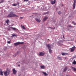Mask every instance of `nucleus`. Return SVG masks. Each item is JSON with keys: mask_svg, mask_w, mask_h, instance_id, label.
Segmentation results:
<instances>
[{"mask_svg": "<svg viewBox=\"0 0 76 76\" xmlns=\"http://www.w3.org/2000/svg\"><path fill=\"white\" fill-rule=\"evenodd\" d=\"M7 70L5 72H4V74L5 76H8L10 75V72H11L10 69H9L8 68L7 69Z\"/></svg>", "mask_w": 76, "mask_h": 76, "instance_id": "obj_1", "label": "nucleus"}, {"mask_svg": "<svg viewBox=\"0 0 76 76\" xmlns=\"http://www.w3.org/2000/svg\"><path fill=\"white\" fill-rule=\"evenodd\" d=\"M7 17H9V18H12V17H18V16L15 14H13V12L12 11L10 12V14L7 16Z\"/></svg>", "mask_w": 76, "mask_h": 76, "instance_id": "obj_2", "label": "nucleus"}, {"mask_svg": "<svg viewBox=\"0 0 76 76\" xmlns=\"http://www.w3.org/2000/svg\"><path fill=\"white\" fill-rule=\"evenodd\" d=\"M46 46L49 50V52L51 53V52H52V50L51 49V46H50V44H49L48 45H46Z\"/></svg>", "mask_w": 76, "mask_h": 76, "instance_id": "obj_3", "label": "nucleus"}, {"mask_svg": "<svg viewBox=\"0 0 76 76\" xmlns=\"http://www.w3.org/2000/svg\"><path fill=\"white\" fill-rule=\"evenodd\" d=\"M24 42H18L17 43H15L14 45L15 46H16L17 45H19V44H23Z\"/></svg>", "mask_w": 76, "mask_h": 76, "instance_id": "obj_4", "label": "nucleus"}, {"mask_svg": "<svg viewBox=\"0 0 76 76\" xmlns=\"http://www.w3.org/2000/svg\"><path fill=\"white\" fill-rule=\"evenodd\" d=\"M74 2L72 6H73V9H75L76 7V0H74Z\"/></svg>", "mask_w": 76, "mask_h": 76, "instance_id": "obj_5", "label": "nucleus"}, {"mask_svg": "<svg viewBox=\"0 0 76 76\" xmlns=\"http://www.w3.org/2000/svg\"><path fill=\"white\" fill-rule=\"evenodd\" d=\"M63 43V40H60L58 42V44H60V45H62Z\"/></svg>", "mask_w": 76, "mask_h": 76, "instance_id": "obj_6", "label": "nucleus"}, {"mask_svg": "<svg viewBox=\"0 0 76 76\" xmlns=\"http://www.w3.org/2000/svg\"><path fill=\"white\" fill-rule=\"evenodd\" d=\"M56 0H54V1H53V0H50L51 4H54L56 3Z\"/></svg>", "mask_w": 76, "mask_h": 76, "instance_id": "obj_7", "label": "nucleus"}, {"mask_svg": "<svg viewBox=\"0 0 76 76\" xmlns=\"http://www.w3.org/2000/svg\"><path fill=\"white\" fill-rule=\"evenodd\" d=\"M75 48H76L75 47V46L74 47H72L71 48V49L70 50V52H73L75 50Z\"/></svg>", "mask_w": 76, "mask_h": 76, "instance_id": "obj_8", "label": "nucleus"}, {"mask_svg": "<svg viewBox=\"0 0 76 76\" xmlns=\"http://www.w3.org/2000/svg\"><path fill=\"white\" fill-rule=\"evenodd\" d=\"M45 54V53L42 52H39V55L40 56H44Z\"/></svg>", "mask_w": 76, "mask_h": 76, "instance_id": "obj_9", "label": "nucleus"}, {"mask_svg": "<svg viewBox=\"0 0 76 76\" xmlns=\"http://www.w3.org/2000/svg\"><path fill=\"white\" fill-rule=\"evenodd\" d=\"M13 73L14 74H16V72H17V71H16V70H15V69H13Z\"/></svg>", "mask_w": 76, "mask_h": 76, "instance_id": "obj_10", "label": "nucleus"}, {"mask_svg": "<svg viewBox=\"0 0 76 76\" xmlns=\"http://www.w3.org/2000/svg\"><path fill=\"white\" fill-rule=\"evenodd\" d=\"M61 54L62 56H64L65 55H69V53H62Z\"/></svg>", "mask_w": 76, "mask_h": 76, "instance_id": "obj_11", "label": "nucleus"}, {"mask_svg": "<svg viewBox=\"0 0 76 76\" xmlns=\"http://www.w3.org/2000/svg\"><path fill=\"white\" fill-rule=\"evenodd\" d=\"M35 20L37 22H41V20L38 18H35Z\"/></svg>", "mask_w": 76, "mask_h": 76, "instance_id": "obj_12", "label": "nucleus"}, {"mask_svg": "<svg viewBox=\"0 0 76 76\" xmlns=\"http://www.w3.org/2000/svg\"><path fill=\"white\" fill-rule=\"evenodd\" d=\"M48 19V17L46 16L43 19V21H45V20H46V19Z\"/></svg>", "mask_w": 76, "mask_h": 76, "instance_id": "obj_13", "label": "nucleus"}, {"mask_svg": "<svg viewBox=\"0 0 76 76\" xmlns=\"http://www.w3.org/2000/svg\"><path fill=\"white\" fill-rule=\"evenodd\" d=\"M40 67L41 69H44L45 68V66L44 65L41 66H40Z\"/></svg>", "mask_w": 76, "mask_h": 76, "instance_id": "obj_14", "label": "nucleus"}, {"mask_svg": "<svg viewBox=\"0 0 76 76\" xmlns=\"http://www.w3.org/2000/svg\"><path fill=\"white\" fill-rule=\"evenodd\" d=\"M16 36H18V35L14 34H12V36H11V37L12 38H13L14 37H16Z\"/></svg>", "mask_w": 76, "mask_h": 76, "instance_id": "obj_15", "label": "nucleus"}, {"mask_svg": "<svg viewBox=\"0 0 76 76\" xmlns=\"http://www.w3.org/2000/svg\"><path fill=\"white\" fill-rule=\"evenodd\" d=\"M48 28H50V29H55V27H48Z\"/></svg>", "mask_w": 76, "mask_h": 76, "instance_id": "obj_16", "label": "nucleus"}, {"mask_svg": "<svg viewBox=\"0 0 76 76\" xmlns=\"http://www.w3.org/2000/svg\"><path fill=\"white\" fill-rule=\"evenodd\" d=\"M5 22L7 24H9V20L8 19L7 20L5 21Z\"/></svg>", "mask_w": 76, "mask_h": 76, "instance_id": "obj_17", "label": "nucleus"}, {"mask_svg": "<svg viewBox=\"0 0 76 76\" xmlns=\"http://www.w3.org/2000/svg\"><path fill=\"white\" fill-rule=\"evenodd\" d=\"M21 28H22L23 29H26V28H25V26H22V25H21Z\"/></svg>", "mask_w": 76, "mask_h": 76, "instance_id": "obj_18", "label": "nucleus"}, {"mask_svg": "<svg viewBox=\"0 0 76 76\" xmlns=\"http://www.w3.org/2000/svg\"><path fill=\"white\" fill-rule=\"evenodd\" d=\"M10 28H11V29H13V30H14V31H15L16 29V28H15L10 27Z\"/></svg>", "mask_w": 76, "mask_h": 76, "instance_id": "obj_19", "label": "nucleus"}, {"mask_svg": "<svg viewBox=\"0 0 76 76\" xmlns=\"http://www.w3.org/2000/svg\"><path fill=\"white\" fill-rule=\"evenodd\" d=\"M72 69L74 70V71H76V69L75 68L72 67Z\"/></svg>", "mask_w": 76, "mask_h": 76, "instance_id": "obj_20", "label": "nucleus"}, {"mask_svg": "<svg viewBox=\"0 0 76 76\" xmlns=\"http://www.w3.org/2000/svg\"><path fill=\"white\" fill-rule=\"evenodd\" d=\"M67 70V67H66L64 70V72H66Z\"/></svg>", "mask_w": 76, "mask_h": 76, "instance_id": "obj_21", "label": "nucleus"}, {"mask_svg": "<svg viewBox=\"0 0 76 76\" xmlns=\"http://www.w3.org/2000/svg\"><path fill=\"white\" fill-rule=\"evenodd\" d=\"M43 73L44 74L45 76H47V75H48V74L46 73V72H43Z\"/></svg>", "mask_w": 76, "mask_h": 76, "instance_id": "obj_22", "label": "nucleus"}, {"mask_svg": "<svg viewBox=\"0 0 76 76\" xmlns=\"http://www.w3.org/2000/svg\"><path fill=\"white\" fill-rule=\"evenodd\" d=\"M72 64H76V61H75V60H74V62H72Z\"/></svg>", "mask_w": 76, "mask_h": 76, "instance_id": "obj_23", "label": "nucleus"}, {"mask_svg": "<svg viewBox=\"0 0 76 76\" xmlns=\"http://www.w3.org/2000/svg\"><path fill=\"white\" fill-rule=\"evenodd\" d=\"M0 75H1V76H3V72L2 71H0Z\"/></svg>", "mask_w": 76, "mask_h": 76, "instance_id": "obj_24", "label": "nucleus"}, {"mask_svg": "<svg viewBox=\"0 0 76 76\" xmlns=\"http://www.w3.org/2000/svg\"><path fill=\"white\" fill-rule=\"evenodd\" d=\"M67 27H69V28H70L71 27V28H72L73 27V26H71V25H69Z\"/></svg>", "mask_w": 76, "mask_h": 76, "instance_id": "obj_25", "label": "nucleus"}, {"mask_svg": "<svg viewBox=\"0 0 76 76\" xmlns=\"http://www.w3.org/2000/svg\"><path fill=\"white\" fill-rule=\"evenodd\" d=\"M58 59H59V60H61V57L59 56L58 57Z\"/></svg>", "mask_w": 76, "mask_h": 76, "instance_id": "obj_26", "label": "nucleus"}, {"mask_svg": "<svg viewBox=\"0 0 76 76\" xmlns=\"http://www.w3.org/2000/svg\"><path fill=\"white\" fill-rule=\"evenodd\" d=\"M58 15H60V14H61V12L60 11H59L58 12Z\"/></svg>", "mask_w": 76, "mask_h": 76, "instance_id": "obj_27", "label": "nucleus"}, {"mask_svg": "<svg viewBox=\"0 0 76 76\" xmlns=\"http://www.w3.org/2000/svg\"><path fill=\"white\" fill-rule=\"evenodd\" d=\"M4 0H1V1L0 2V3H3V2H4Z\"/></svg>", "mask_w": 76, "mask_h": 76, "instance_id": "obj_28", "label": "nucleus"}, {"mask_svg": "<svg viewBox=\"0 0 76 76\" xmlns=\"http://www.w3.org/2000/svg\"><path fill=\"white\" fill-rule=\"evenodd\" d=\"M72 23H73L74 25H76V23H75V22H74V21H73L72 22Z\"/></svg>", "mask_w": 76, "mask_h": 76, "instance_id": "obj_29", "label": "nucleus"}, {"mask_svg": "<svg viewBox=\"0 0 76 76\" xmlns=\"http://www.w3.org/2000/svg\"><path fill=\"white\" fill-rule=\"evenodd\" d=\"M12 6H17V4H13Z\"/></svg>", "mask_w": 76, "mask_h": 76, "instance_id": "obj_30", "label": "nucleus"}, {"mask_svg": "<svg viewBox=\"0 0 76 76\" xmlns=\"http://www.w3.org/2000/svg\"><path fill=\"white\" fill-rule=\"evenodd\" d=\"M11 41H8V42H7V43H8V44H10V42H11Z\"/></svg>", "mask_w": 76, "mask_h": 76, "instance_id": "obj_31", "label": "nucleus"}, {"mask_svg": "<svg viewBox=\"0 0 76 76\" xmlns=\"http://www.w3.org/2000/svg\"><path fill=\"white\" fill-rule=\"evenodd\" d=\"M7 29L8 30V31H10V28H7Z\"/></svg>", "mask_w": 76, "mask_h": 76, "instance_id": "obj_32", "label": "nucleus"}, {"mask_svg": "<svg viewBox=\"0 0 76 76\" xmlns=\"http://www.w3.org/2000/svg\"><path fill=\"white\" fill-rule=\"evenodd\" d=\"M29 0H24V1H28Z\"/></svg>", "mask_w": 76, "mask_h": 76, "instance_id": "obj_33", "label": "nucleus"}, {"mask_svg": "<svg viewBox=\"0 0 76 76\" xmlns=\"http://www.w3.org/2000/svg\"><path fill=\"white\" fill-rule=\"evenodd\" d=\"M20 18L21 19H23V17H20Z\"/></svg>", "mask_w": 76, "mask_h": 76, "instance_id": "obj_34", "label": "nucleus"}, {"mask_svg": "<svg viewBox=\"0 0 76 76\" xmlns=\"http://www.w3.org/2000/svg\"><path fill=\"white\" fill-rule=\"evenodd\" d=\"M63 37L64 39V35H63Z\"/></svg>", "mask_w": 76, "mask_h": 76, "instance_id": "obj_35", "label": "nucleus"}, {"mask_svg": "<svg viewBox=\"0 0 76 76\" xmlns=\"http://www.w3.org/2000/svg\"><path fill=\"white\" fill-rule=\"evenodd\" d=\"M18 4H19V3L18 2Z\"/></svg>", "mask_w": 76, "mask_h": 76, "instance_id": "obj_36", "label": "nucleus"}, {"mask_svg": "<svg viewBox=\"0 0 76 76\" xmlns=\"http://www.w3.org/2000/svg\"><path fill=\"white\" fill-rule=\"evenodd\" d=\"M18 66H19V67H20V65H18Z\"/></svg>", "mask_w": 76, "mask_h": 76, "instance_id": "obj_37", "label": "nucleus"}, {"mask_svg": "<svg viewBox=\"0 0 76 76\" xmlns=\"http://www.w3.org/2000/svg\"><path fill=\"white\" fill-rule=\"evenodd\" d=\"M61 6H63V4H62Z\"/></svg>", "mask_w": 76, "mask_h": 76, "instance_id": "obj_38", "label": "nucleus"}, {"mask_svg": "<svg viewBox=\"0 0 76 76\" xmlns=\"http://www.w3.org/2000/svg\"><path fill=\"white\" fill-rule=\"evenodd\" d=\"M16 56V55H15V56Z\"/></svg>", "mask_w": 76, "mask_h": 76, "instance_id": "obj_39", "label": "nucleus"}, {"mask_svg": "<svg viewBox=\"0 0 76 76\" xmlns=\"http://www.w3.org/2000/svg\"><path fill=\"white\" fill-rule=\"evenodd\" d=\"M48 40H49V39H48Z\"/></svg>", "mask_w": 76, "mask_h": 76, "instance_id": "obj_40", "label": "nucleus"}]
</instances>
